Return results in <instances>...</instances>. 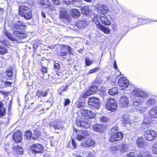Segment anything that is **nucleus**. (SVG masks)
I'll return each instance as SVG.
<instances>
[{
	"mask_svg": "<svg viewBox=\"0 0 157 157\" xmlns=\"http://www.w3.org/2000/svg\"><path fill=\"white\" fill-rule=\"evenodd\" d=\"M76 124L82 128H88L90 126L91 122L88 119L82 118L80 120H77Z\"/></svg>",
	"mask_w": 157,
	"mask_h": 157,
	"instance_id": "obj_3",
	"label": "nucleus"
},
{
	"mask_svg": "<svg viewBox=\"0 0 157 157\" xmlns=\"http://www.w3.org/2000/svg\"><path fill=\"white\" fill-rule=\"evenodd\" d=\"M108 118L105 117H102L100 118V121L101 122L103 123H106L108 121Z\"/></svg>",
	"mask_w": 157,
	"mask_h": 157,
	"instance_id": "obj_47",
	"label": "nucleus"
},
{
	"mask_svg": "<svg viewBox=\"0 0 157 157\" xmlns=\"http://www.w3.org/2000/svg\"><path fill=\"white\" fill-rule=\"evenodd\" d=\"M86 92L87 93V95H89L94 94L92 91V90H91L90 88V89L87 91Z\"/></svg>",
	"mask_w": 157,
	"mask_h": 157,
	"instance_id": "obj_62",
	"label": "nucleus"
},
{
	"mask_svg": "<svg viewBox=\"0 0 157 157\" xmlns=\"http://www.w3.org/2000/svg\"><path fill=\"white\" fill-rule=\"evenodd\" d=\"M136 144L137 146L141 148L143 147L144 145V140L141 137H138L136 140Z\"/></svg>",
	"mask_w": 157,
	"mask_h": 157,
	"instance_id": "obj_27",
	"label": "nucleus"
},
{
	"mask_svg": "<svg viewBox=\"0 0 157 157\" xmlns=\"http://www.w3.org/2000/svg\"><path fill=\"white\" fill-rule=\"evenodd\" d=\"M112 131L114 132V134L112 135L110 138L111 142H114L115 141L120 140L123 137L122 134L120 132H117V131L115 129H112Z\"/></svg>",
	"mask_w": 157,
	"mask_h": 157,
	"instance_id": "obj_8",
	"label": "nucleus"
},
{
	"mask_svg": "<svg viewBox=\"0 0 157 157\" xmlns=\"http://www.w3.org/2000/svg\"><path fill=\"white\" fill-rule=\"evenodd\" d=\"M149 19L145 20L140 19L139 20V21L142 24H144L146 23L149 22Z\"/></svg>",
	"mask_w": 157,
	"mask_h": 157,
	"instance_id": "obj_48",
	"label": "nucleus"
},
{
	"mask_svg": "<svg viewBox=\"0 0 157 157\" xmlns=\"http://www.w3.org/2000/svg\"><path fill=\"white\" fill-rule=\"evenodd\" d=\"M60 17L62 18H67L69 15L67 13L66 9L64 8H62L60 12Z\"/></svg>",
	"mask_w": 157,
	"mask_h": 157,
	"instance_id": "obj_21",
	"label": "nucleus"
},
{
	"mask_svg": "<svg viewBox=\"0 0 157 157\" xmlns=\"http://www.w3.org/2000/svg\"><path fill=\"white\" fill-rule=\"evenodd\" d=\"M67 5H70L73 3L75 0H63Z\"/></svg>",
	"mask_w": 157,
	"mask_h": 157,
	"instance_id": "obj_50",
	"label": "nucleus"
},
{
	"mask_svg": "<svg viewBox=\"0 0 157 157\" xmlns=\"http://www.w3.org/2000/svg\"><path fill=\"white\" fill-rule=\"evenodd\" d=\"M144 135L147 140L151 141L156 137V133L153 130H146L144 132Z\"/></svg>",
	"mask_w": 157,
	"mask_h": 157,
	"instance_id": "obj_9",
	"label": "nucleus"
},
{
	"mask_svg": "<svg viewBox=\"0 0 157 157\" xmlns=\"http://www.w3.org/2000/svg\"><path fill=\"white\" fill-rule=\"evenodd\" d=\"M72 15L73 16H78L80 15V13L79 11L77 9H73L72 10Z\"/></svg>",
	"mask_w": 157,
	"mask_h": 157,
	"instance_id": "obj_39",
	"label": "nucleus"
},
{
	"mask_svg": "<svg viewBox=\"0 0 157 157\" xmlns=\"http://www.w3.org/2000/svg\"><path fill=\"white\" fill-rule=\"evenodd\" d=\"M6 109L3 106V104L0 102V116L2 117L6 113Z\"/></svg>",
	"mask_w": 157,
	"mask_h": 157,
	"instance_id": "obj_29",
	"label": "nucleus"
},
{
	"mask_svg": "<svg viewBox=\"0 0 157 157\" xmlns=\"http://www.w3.org/2000/svg\"><path fill=\"white\" fill-rule=\"evenodd\" d=\"M98 68H95L89 71L88 74H89L94 73L96 71H97L98 70Z\"/></svg>",
	"mask_w": 157,
	"mask_h": 157,
	"instance_id": "obj_56",
	"label": "nucleus"
},
{
	"mask_svg": "<svg viewBox=\"0 0 157 157\" xmlns=\"http://www.w3.org/2000/svg\"><path fill=\"white\" fill-rule=\"evenodd\" d=\"M88 24V22L85 20H80L75 24V28L74 29L76 30H78L77 28H82L87 26Z\"/></svg>",
	"mask_w": 157,
	"mask_h": 157,
	"instance_id": "obj_11",
	"label": "nucleus"
},
{
	"mask_svg": "<svg viewBox=\"0 0 157 157\" xmlns=\"http://www.w3.org/2000/svg\"><path fill=\"white\" fill-rule=\"evenodd\" d=\"M100 17H98L97 16L95 15L94 16L93 19V21L94 23L97 25V27H98V26H99L100 25H101L99 21L100 20L99 19Z\"/></svg>",
	"mask_w": 157,
	"mask_h": 157,
	"instance_id": "obj_33",
	"label": "nucleus"
},
{
	"mask_svg": "<svg viewBox=\"0 0 157 157\" xmlns=\"http://www.w3.org/2000/svg\"><path fill=\"white\" fill-rule=\"evenodd\" d=\"M85 64L87 66L90 65L92 63L93 61H91L88 58H86L85 59Z\"/></svg>",
	"mask_w": 157,
	"mask_h": 157,
	"instance_id": "obj_43",
	"label": "nucleus"
},
{
	"mask_svg": "<svg viewBox=\"0 0 157 157\" xmlns=\"http://www.w3.org/2000/svg\"><path fill=\"white\" fill-rule=\"evenodd\" d=\"M70 101L69 99H65V101L64 102V105L67 106L69 105L70 103Z\"/></svg>",
	"mask_w": 157,
	"mask_h": 157,
	"instance_id": "obj_60",
	"label": "nucleus"
},
{
	"mask_svg": "<svg viewBox=\"0 0 157 157\" xmlns=\"http://www.w3.org/2000/svg\"><path fill=\"white\" fill-rule=\"evenodd\" d=\"M156 103V100L154 98H149L145 102V105L147 107L151 106L154 105Z\"/></svg>",
	"mask_w": 157,
	"mask_h": 157,
	"instance_id": "obj_22",
	"label": "nucleus"
},
{
	"mask_svg": "<svg viewBox=\"0 0 157 157\" xmlns=\"http://www.w3.org/2000/svg\"><path fill=\"white\" fill-rule=\"evenodd\" d=\"M55 4L56 5H59L61 4V2L60 0H52Z\"/></svg>",
	"mask_w": 157,
	"mask_h": 157,
	"instance_id": "obj_53",
	"label": "nucleus"
},
{
	"mask_svg": "<svg viewBox=\"0 0 157 157\" xmlns=\"http://www.w3.org/2000/svg\"><path fill=\"white\" fill-rule=\"evenodd\" d=\"M21 132L19 130L15 132L13 134V139L16 143L21 142L22 140Z\"/></svg>",
	"mask_w": 157,
	"mask_h": 157,
	"instance_id": "obj_13",
	"label": "nucleus"
},
{
	"mask_svg": "<svg viewBox=\"0 0 157 157\" xmlns=\"http://www.w3.org/2000/svg\"><path fill=\"white\" fill-rule=\"evenodd\" d=\"M95 8L98 10L102 12L103 13L108 12V9L105 5L100 4H97L96 5Z\"/></svg>",
	"mask_w": 157,
	"mask_h": 157,
	"instance_id": "obj_17",
	"label": "nucleus"
},
{
	"mask_svg": "<svg viewBox=\"0 0 157 157\" xmlns=\"http://www.w3.org/2000/svg\"><path fill=\"white\" fill-rule=\"evenodd\" d=\"M0 42L4 45H6L7 44V41L4 39H2L0 40Z\"/></svg>",
	"mask_w": 157,
	"mask_h": 157,
	"instance_id": "obj_64",
	"label": "nucleus"
},
{
	"mask_svg": "<svg viewBox=\"0 0 157 157\" xmlns=\"http://www.w3.org/2000/svg\"><path fill=\"white\" fill-rule=\"evenodd\" d=\"M77 138L78 140L79 141L83 139L84 140V139H85V137L84 136L79 135H77Z\"/></svg>",
	"mask_w": 157,
	"mask_h": 157,
	"instance_id": "obj_51",
	"label": "nucleus"
},
{
	"mask_svg": "<svg viewBox=\"0 0 157 157\" xmlns=\"http://www.w3.org/2000/svg\"><path fill=\"white\" fill-rule=\"evenodd\" d=\"M31 149L33 153H41L43 150V147L40 144H35L33 145Z\"/></svg>",
	"mask_w": 157,
	"mask_h": 157,
	"instance_id": "obj_12",
	"label": "nucleus"
},
{
	"mask_svg": "<svg viewBox=\"0 0 157 157\" xmlns=\"http://www.w3.org/2000/svg\"><path fill=\"white\" fill-rule=\"evenodd\" d=\"M67 55V53L66 52H61L59 54L60 56H66Z\"/></svg>",
	"mask_w": 157,
	"mask_h": 157,
	"instance_id": "obj_57",
	"label": "nucleus"
},
{
	"mask_svg": "<svg viewBox=\"0 0 157 157\" xmlns=\"http://www.w3.org/2000/svg\"><path fill=\"white\" fill-rule=\"evenodd\" d=\"M118 89L117 88H112L109 90V94L110 95H114L118 93Z\"/></svg>",
	"mask_w": 157,
	"mask_h": 157,
	"instance_id": "obj_32",
	"label": "nucleus"
},
{
	"mask_svg": "<svg viewBox=\"0 0 157 157\" xmlns=\"http://www.w3.org/2000/svg\"><path fill=\"white\" fill-rule=\"evenodd\" d=\"M122 117L123 118L122 121H123L124 124H126V125H124V126L127 127V125H130L131 124V123L129 122V121L128 120H125V119H124V118H125V117H126V115H124Z\"/></svg>",
	"mask_w": 157,
	"mask_h": 157,
	"instance_id": "obj_38",
	"label": "nucleus"
},
{
	"mask_svg": "<svg viewBox=\"0 0 157 157\" xmlns=\"http://www.w3.org/2000/svg\"><path fill=\"white\" fill-rule=\"evenodd\" d=\"M60 68L59 65L57 63H55L54 64V68L58 70Z\"/></svg>",
	"mask_w": 157,
	"mask_h": 157,
	"instance_id": "obj_59",
	"label": "nucleus"
},
{
	"mask_svg": "<svg viewBox=\"0 0 157 157\" xmlns=\"http://www.w3.org/2000/svg\"><path fill=\"white\" fill-rule=\"evenodd\" d=\"M63 49L64 50H65L66 49H67L68 52L70 53V54H72L71 52H72V48L70 46L68 45H62Z\"/></svg>",
	"mask_w": 157,
	"mask_h": 157,
	"instance_id": "obj_35",
	"label": "nucleus"
},
{
	"mask_svg": "<svg viewBox=\"0 0 157 157\" xmlns=\"http://www.w3.org/2000/svg\"><path fill=\"white\" fill-rule=\"evenodd\" d=\"M119 103L121 106H128L129 104L128 99L125 96L123 95L119 100Z\"/></svg>",
	"mask_w": 157,
	"mask_h": 157,
	"instance_id": "obj_14",
	"label": "nucleus"
},
{
	"mask_svg": "<svg viewBox=\"0 0 157 157\" xmlns=\"http://www.w3.org/2000/svg\"><path fill=\"white\" fill-rule=\"evenodd\" d=\"M98 27L100 30L106 34H109L110 33V30L109 29L101 25H100L99 26H98Z\"/></svg>",
	"mask_w": 157,
	"mask_h": 157,
	"instance_id": "obj_24",
	"label": "nucleus"
},
{
	"mask_svg": "<svg viewBox=\"0 0 157 157\" xmlns=\"http://www.w3.org/2000/svg\"><path fill=\"white\" fill-rule=\"evenodd\" d=\"M85 106V104L83 102H79L77 105V106L79 108H82Z\"/></svg>",
	"mask_w": 157,
	"mask_h": 157,
	"instance_id": "obj_49",
	"label": "nucleus"
},
{
	"mask_svg": "<svg viewBox=\"0 0 157 157\" xmlns=\"http://www.w3.org/2000/svg\"><path fill=\"white\" fill-rule=\"evenodd\" d=\"M5 87L10 86L12 84V83L11 82H8L7 81H5Z\"/></svg>",
	"mask_w": 157,
	"mask_h": 157,
	"instance_id": "obj_63",
	"label": "nucleus"
},
{
	"mask_svg": "<svg viewBox=\"0 0 157 157\" xmlns=\"http://www.w3.org/2000/svg\"><path fill=\"white\" fill-rule=\"evenodd\" d=\"M7 52L6 48L0 45V54H4Z\"/></svg>",
	"mask_w": 157,
	"mask_h": 157,
	"instance_id": "obj_41",
	"label": "nucleus"
},
{
	"mask_svg": "<svg viewBox=\"0 0 157 157\" xmlns=\"http://www.w3.org/2000/svg\"><path fill=\"white\" fill-rule=\"evenodd\" d=\"M118 83L119 86L121 87V89L127 87L129 85V81L124 77H122L119 79Z\"/></svg>",
	"mask_w": 157,
	"mask_h": 157,
	"instance_id": "obj_10",
	"label": "nucleus"
},
{
	"mask_svg": "<svg viewBox=\"0 0 157 157\" xmlns=\"http://www.w3.org/2000/svg\"><path fill=\"white\" fill-rule=\"evenodd\" d=\"M26 26L25 23L20 21H18L16 23H14L12 25V27L15 30L13 31L14 35L20 38H24L27 36L26 34L24 33L23 30H19L22 29Z\"/></svg>",
	"mask_w": 157,
	"mask_h": 157,
	"instance_id": "obj_1",
	"label": "nucleus"
},
{
	"mask_svg": "<svg viewBox=\"0 0 157 157\" xmlns=\"http://www.w3.org/2000/svg\"><path fill=\"white\" fill-rule=\"evenodd\" d=\"M138 157H151V156L150 155L148 154L146 152L143 153L141 152H140Z\"/></svg>",
	"mask_w": 157,
	"mask_h": 157,
	"instance_id": "obj_40",
	"label": "nucleus"
},
{
	"mask_svg": "<svg viewBox=\"0 0 157 157\" xmlns=\"http://www.w3.org/2000/svg\"><path fill=\"white\" fill-rule=\"evenodd\" d=\"M50 126H53L55 129H60L62 128L61 126H59L57 125V124L56 121L52 122Z\"/></svg>",
	"mask_w": 157,
	"mask_h": 157,
	"instance_id": "obj_37",
	"label": "nucleus"
},
{
	"mask_svg": "<svg viewBox=\"0 0 157 157\" xmlns=\"http://www.w3.org/2000/svg\"><path fill=\"white\" fill-rule=\"evenodd\" d=\"M5 34L6 36L10 40L13 41L15 40V39L12 36L11 34L10 33L6 32Z\"/></svg>",
	"mask_w": 157,
	"mask_h": 157,
	"instance_id": "obj_44",
	"label": "nucleus"
},
{
	"mask_svg": "<svg viewBox=\"0 0 157 157\" xmlns=\"http://www.w3.org/2000/svg\"><path fill=\"white\" fill-rule=\"evenodd\" d=\"M117 106V104L116 100L113 98L107 99L106 103V108L109 110L113 111Z\"/></svg>",
	"mask_w": 157,
	"mask_h": 157,
	"instance_id": "obj_4",
	"label": "nucleus"
},
{
	"mask_svg": "<svg viewBox=\"0 0 157 157\" xmlns=\"http://www.w3.org/2000/svg\"><path fill=\"white\" fill-rule=\"evenodd\" d=\"M95 141L90 138H85L83 140L82 145L85 147H88L93 145Z\"/></svg>",
	"mask_w": 157,
	"mask_h": 157,
	"instance_id": "obj_16",
	"label": "nucleus"
},
{
	"mask_svg": "<svg viewBox=\"0 0 157 157\" xmlns=\"http://www.w3.org/2000/svg\"><path fill=\"white\" fill-rule=\"evenodd\" d=\"M91 10L88 6H85L81 9V11L82 13L85 15H87L90 13Z\"/></svg>",
	"mask_w": 157,
	"mask_h": 157,
	"instance_id": "obj_25",
	"label": "nucleus"
},
{
	"mask_svg": "<svg viewBox=\"0 0 157 157\" xmlns=\"http://www.w3.org/2000/svg\"><path fill=\"white\" fill-rule=\"evenodd\" d=\"M135 153L132 152L127 155V157H135Z\"/></svg>",
	"mask_w": 157,
	"mask_h": 157,
	"instance_id": "obj_55",
	"label": "nucleus"
},
{
	"mask_svg": "<svg viewBox=\"0 0 157 157\" xmlns=\"http://www.w3.org/2000/svg\"><path fill=\"white\" fill-rule=\"evenodd\" d=\"M40 3L44 8L49 7L51 6L48 0H40Z\"/></svg>",
	"mask_w": 157,
	"mask_h": 157,
	"instance_id": "obj_28",
	"label": "nucleus"
},
{
	"mask_svg": "<svg viewBox=\"0 0 157 157\" xmlns=\"http://www.w3.org/2000/svg\"><path fill=\"white\" fill-rule=\"evenodd\" d=\"M90 88L92 90L93 92L94 93L96 92L98 90V86L97 85H93L91 86Z\"/></svg>",
	"mask_w": 157,
	"mask_h": 157,
	"instance_id": "obj_46",
	"label": "nucleus"
},
{
	"mask_svg": "<svg viewBox=\"0 0 157 157\" xmlns=\"http://www.w3.org/2000/svg\"><path fill=\"white\" fill-rule=\"evenodd\" d=\"M25 136L27 139L30 140H34L37 139L38 136L36 133H32L29 130L25 132Z\"/></svg>",
	"mask_w": 157,
	"mask_h": 157,
	"instance_id": "obj_15",
	"label": "nucleus"
},
{
	"mask_svg": "<svg viewBox=\"0 0 157 157\" xmlns=\"http://www.w3.org/2000/svg\"><path fill=\"white\" fill-rule=\"evenodd\" d=\"M142 101L140 99H136L133 102V105L135 106L136 109L141 113H144L146 110L147 107H143L141 106Z\"/></svg>",
	"mask_w": 157,
	"mask_h": 157,
	"instance_id": "obj_5",
	"label": "nucleus"
},
{
	"mask_svg": "<svg viewBox=\"0 0 157 157\" xmlns=\"http://www.w3.org/2000/svg\"><path fill=\"white\" fill-rule=\"evenodd\" d=\"M13 148L15 152L18 154L20 155L23 154V149L19 146L17 145L15 146H14Z\"/></svg>",
	"mask_w": 157,
	"mask_h": 157,
	"instance_id": "obj_23",
	"label": "nucleus"
},
{
	"mask_svg": "<svg viewBox=\"0 0 157 157\" xmlns=\"http://www.w3.org/2000/svg\"><path fill=\"white\" fill-rule=\"evenodd\" d=\"M118 145L119 146V150L120 149L121 151H124L125 150V145L121 144Z\"/></svg>",
	"mask_w": 157,
	"mask_h": 157,
	"instance_id": "obj_52",
	"label": "nucleus"
},
{
	"mask_svg": "<svg viewBox=\"0 0 157 157\" xmlns=\"http://www.w3.org/2000/svg\"><path fill=\"white\" fill-rule=\"evenodd\" d=\"M88 109H83L81 110V113L82 116L84 117V118L88 119Z\"/></svg>",
	"mask_w": 157,
	"mask_h": 157,
	"instance_id": "obj_31",
	"label": "nucleus"
},
{
	"mask_svg": "<svg viewBox=\"0 0 157 157\" xmlns=\"http://www.w3.org/2000/svg\"><path fill=\"white\" fill-rule=\"evenodd\" d=\"M67 88V86H62L60 88V90L62 91H66Z\"/></svg>",
	"mask_w": 157,
	"mask_h": 157,
	"instance_id": "obj_58",
	"label": "nucleus"
},
{
	"mask_svg": "<svg viewBox=\"0 0 157 157\" xmlns=\"http://www.w3.org/2000/svg\"><path fill=\"white\" fill-rule=\"evenodd\" d=\"M132 94L143 98H146L148 97V95L145 91L136 88L134 89L132 92Z\"/></svg>",
	"mask_w": 157,
	"mask_h": 157,
	"instance_id": "obj_7",
	"label": "nucleus"
},
{
	"mask_svg": "<svg viewBox=\"0 0 157 157\" xmlns=\"http://www.w3.org/2000/svg\"><path fill=\"white\" fill-rule=\"evenodd\" d=\"M88 119L93 118L95 116V114L94 112L88 109Z\"/></svg>",
	"mask_w": 157,
	"mask_h": 157,
	"instance_id": "obj_34",
	"label": "nucleus"
},
{
	"mask_svg": "<svg viewBox=\"0 0 157 157\" xmlns=\"http://www.w3.org/2000/svg\"><path fill=\"white\" fill-rule=\"evenodd\" d=\"M15 70L14 68L13 67H10L9 70H8L6 72V75L10 77H11L12 76L13 71Z\"/></svg>",
	"mask_w": 157,
	"mask_h": 157,
	"instance_id": "obj_30",
	"label": "nucleus"
},
{
	"mask_svg": "<svg viewBox=\"0 0 157 157\" xmlns=\"http://www.w3.org/2000/svg\"><path fill=\"white\" fill-rule=\"evenodd\" d=\"M48 92V90H46L44 92L41 90L38 91L36 92V95L39 98L46 97L47 95Z\"/></svg>",
	"mask_w": 157,
	"mask_h": 157,
	"instance_id": "obj_26",
	"label": "nucleus"
},
{
	"mask_svg": "<svg viewBox=\"0 0 157 157\" xmlns=\"http://www.w3.org/2000/svg\"><path fill=\"white\" fill-rule=\"evenodd\" d=\"M101 23L106 25H109L110 24V21L107 16L104 14L101 15L99 17Z\"/></svg>",
	"mask_w": 157,
	"mask_h": 157,
	"instance_id": "obj_19",
	"label": "nucleus"
},
{
	"mask_svg": "<svg viewBox=\"0 0 157 157\" xmlns=\"http://www.w3.org/2000/svg\"><path fill=\"white\" fill-rule=\"evenodd\" d=\"M89 105L97 109L100 108V103L98 98L94 97L90 98L88 101Z\"/></svg>",
	"mask_w": 157,
	"mask_h": 157,
	"instance_id": "obj_6",
	"label": "nucleus"
},
{
	"mask_svg": "<svg viewBox=\"0 0 157 157\" xmlns=\"http://www.w3.org/2000/svg\"><path fill=\"white\" fill-rule=\"evenodd\" d=\"M150 122L149 120H147L146 119H145L144 120V121H143V123L142 125L143 126V128L144 129H145L146 128L144 127V125L145 126L146 125V127H148L150 124Z\"/></svg>",
	"mask_w": 157,
	"mask_h": 157,
	"instance_id": "obj_36",
	"label": "nucleus"
},
{
	"mask_svg": "<svg viewBox=\"0 0 157 157\" xmlns=\"http://www.w3.org/2000/svg\"><path fill=\"white\" fill-rule=\"evenodd\" d=\"M119 147L118 145L115 144L109 147V149L111 151H112L115 150L117 151L119 150Z\"/></svg>",
	"mask_w": 157,
	"mask_h": 157,
	"instance_id": "obj_42",
	"label": "nucleus"
},
{
	"mask_svg": "<svg viewBox=\"0 0 157 157\" xmlns=\"http://www.w3.org/2000/svg\"><path fill=\"white\" fill-rule=\"evenodd\" d=\"M105 128V126L101 124H97L93 126V129L94 131L100 132H103Z\"/></svg>",
	"mask_w": 157,
	"mask_h": 157,
	"instance_id": "obj_18",
	"label": "nucleus"
},
{
	"mask_svg": "<svg viewBox=\"0 0 157 157\" xmlns=\"http://www.w3.org/2000/svg\"><path fill=\"white\" fill-rule=\"evenodd\" d=\"M153 153L157 154V144H155L152 147Z\"/></svg>",
	"mask_w": 157,
	"mask_h": 157,
	"instance_id": "obj_45",
	"label": "nucleus"
},
{
	"mask_svg": "<svg viewBox=\"0 0 157 157\" xmlns=\"http://www.w3.org/2000/svg\"><path fill=\"white\" fill-rule=\"evenodd\" d=\"M150 116L154 118H157V104L151 109Z\"/></svg>",
	"mask_w": 157,
	"mask_h": 157,
	"instance_id": "obj_20",
	"label": "nucleus"
},
{
	"mask_svg": "<svg viewBox=\"0 0 157 157\" xmlns=\"http://www.w3.org/2000/svg\"><path fill=\"white\" fill-rule=\"evenodd\" d=\"M19 9V14L26 19H29L32 17L31 10L27 6L23 5L20 6Z\"/></svg>",
	"mask_w": 157,
	"mask_h": 157,
	"instance_id": "obj_2",
	"label": "nucleus"
},
{
	"mask_svg": "<svg viewBox=\"0 0 157 157\" xmlns=\"http://www.w3.org/2000/svg\"><path fill=\"white\" fill-rule=\"evenodd\" d=\"M5 87V81L0 80V88Z\"/></svg>",
	"mask_w": 157,
	"mask_h": 157,
	"instance_id": "obj_54",
	"label": "nucleus"
},
{
	"mask_svg": "<svg viewBox=\"0 0 157 157\" xmlns=\"http://www.w3.org/2000/svg\"><path fill=\"white\" fill-rule=\"evenodd\" d=\"M72 144L73 146V149H75L76 148V145L75 142L73 139H72L71 141Z\"/></svg>",
	"mask_w": 157,
	"mask_h": 157,
	"instance_id": "obj_61",
	"label": "nucleus"
}]
</instances>
